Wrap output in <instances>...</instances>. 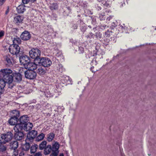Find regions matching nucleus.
<instances>
[{"instance_id":"nucleus-16","label":"nucleus","mask_w":156,"mask_h":156,"mask_svg":"<svg viewBox=\"0 0 156 156\" xmlns=\"http://www.w3.org/2000/svg\"><path fill=\"white\" fill-rule=\"evenodd\" d=\"M5 61L7 63V65L10 66L12 65L13 60L12 57L9 55H6L4 57Z\"/></svg>"},{"instance_id":"nucleus-11","label":"nucleus","mask_w":156,"mask_h":156,"mask_svg":"<svg viewBox=\"0 0 156 156\" xmlns=\"http://www.w3.org/2000/svg\"><path fill=\"white\" fill-rule=\"evenodd\" d=\"M38 66V64H37L34 62H30L29 64H27L25 68L26 69H28V70H33L37 69Z\"/></svg>"},{"instance_id":"nucleus-54","label":"nucleus","mask_w":156,"mask_h":156,"mask_svg":"<svg viewBox=\"0 0 156 156\" xmlns=\"http://www.w3.org/2000/svg\"><path fill=\"white\" fill-rule=\"evenodd\" d=\"M98 10L101 9V8L100 7H98Z\"/></svg>"},{"instance_id":"nucleus-3","label":"nucleus","mask_w":156,"mask_h":156,"mask_svg":"<svg viewBox=\"0 0 156 156\" xmlns=\"http://www.w3.org/2000/svg\"><path fill=\"white\" fill-rule=\"evenodd\" d=\"M37 62L39 65L45 67H48L51 66L52 64V62L51 60L47 58L42 57L39 58L38 59Z\"/></svg>"},{"instance_id":"nucleus-38","label":"nucleus","mask_w":156,"mask_h":156,"mask_svg":"<svg viewBox=\"0 0 156 156\" xmlns=\"http://www.w3.org/2000/svg\"><path fill=\"white\" fill-rule=\"evenodd\" d=\"M59 71L60 72H63L65 70V69L63 68V67L62 66V65H59Z\"/></svg>"},{"instance_id":"nucleus-53","label":"nucleus","mask_w":156,"mask_h":156,"mask_svg":"<svg viewBox=\"0 0 156 156\" xmlns=\"http://www.w3.org/2000/svg\"><path fill=\"white\" fill-rule=\"evenodd\" d=\"M108 33H109V32H106L105 33V34L106 35L107 34H108Z\"/></svg>"},{"instance_id":"nucleus-47","label":"nucleus","mask_w":156,"mask_h":156,"mask_svg":"<svg viewBox=\"0 0 156 156\" xmlns=\"http://www.w3.org/2000/svg\"><path fill=\"white\" fill-rule=\"evenodd\" d=\"M9 11V9L8 8L6 11L5 12V14L7 15Z\"/></svg>"},{"instance_id":"nucleus-22","label":"nucleus","mask_w":156,"mask_h":156,"mask_svg":"<svg viewBox=\"0 0 156 156\" xmlns=\"http://www.w3.org/2000/svg\"><path fill=\"white\" fill-rule=\"evenodd\" d=\"M51 151H52V149L51 145H48L47 147L45 148L44 153L46 154H48Z\"/></svg>"},{"instance_id":"nucleus-42","label":"nucleus","mask_w":156,"mask_h":156,"mask_svg":"<svg viewBox=\"0 0 156 156\" xmlns=\"http://www.w3.org/2000/svg\"><path fill=\"white\" fill-rule=\"evenodd\" d=\"M30 0H22V2L24 4H27L30 1Z\"/></svg>"},{"instance_id":"nucleus-19","label":"nucleus","mask_w":156,"mask_h":156,"mask_svg":"<svg viewBox=\"0 0 156 156\" xmlns=\"http://www.w3.org/2000/svg\"><path fill=\"white\" fill-rule=\"evenodd\" d=\"M37 69V73L40 75H43L45 73V70L39 64Z\"/></svg>"},{"instance_id":"nucleus-33","label":"nucleus","mask_w":156,"mask_h":156,"mask_svg":"<svg viewBox=\"0 0 156 156\" xmlns=\"http://www.w3.org/2000/svg\"><path fill=\"white\" fill-rule=\"evenodd\" d=\"M12 147L15 149H16L18 146V142L17 141H14L12 145Z\"/></svg>"},{"instance_id":"nucleus-40","label":"nucleus","mask_w":156,"mask_h":156,"mask_svg":"<svg viewBox=\"0 0 156 156\" xmlns=\"http://www.w3.org/2000/svg\"><path fill=\"white\" fill-rule=\"evenodd\" d=\"M5 34V32L3 30L0 31V38L3 36Z\"/></svg>"},{"instance_id":"nucleus-9","label":"nucleus","mask_w":156,"mask_h":156,"mask_svg":"<svg viewBox=\"0 0 156 156\" xmlns=\"http://www.w3.org/2000/svg\"><path fill=\"white\" fill-rule=\"evenodd\" d=\"M18 131H16L15 129L14 137L16 140H20L23 139L24 137V134L22 132H21V129L20 128H17Z\"/></svg>"},{"instance_id":"nucleus-31","label":"nucleus","mask_w":156,"mask_h":156,"mask_svg":"<svg viewBox=\"0 0 156 156\" xmlns=\"http://www.w3.org/2000/svg\"><path fill=\"white\" fill-rule=\"evenodd\" d=\"M12 113L13 114V116L16 117L18 118L20 116V112L18 111L13 110L12 111Z\"/></svg>"},{"instance_id":"nucleus-52","label":"nucleus","mask_w":156,"mask_h":156,"mask_svg":"<svg viewBox=\"0 0 156 156\" xmlns=\"http://www.w3.org/2000/svg\"><path fill=\"white\" fill-rule=\"evenodd\" d=\"M59 156H64V155L62 154H60V155Z\"/></svg>"},{"instance_id":"nucleus-18","label":"nucleus","mask_w":156,"mask_h":156,"mask_svg":"<svg viewBox=\"0 0 156 156\" xmlns=\"http://www.w3.org/2000/svg\"><path fill=\"white\" fill-rule=\"evenodd\" d=\"M17 12L19 13H23L25 10V6L24 4H21L16 8Z\"/></svg>"},{"instance_id":"nucleus-17","label":"nucleus","mask_w":156,"mask_h":156,"mask_svg":"<svg viewBox=\"0 0 156 156\" xmlns=\"http://www.w3.org/2000/svg\"><path fill=\"white\" fill-rule=\"evenodd\" d=\"M17 122H18V118L15 116L12 117L8 121L9 124L11 125L17 124Z\"/></svg>"},{"instance_id":"nucleus-28","label":"nucleus","mask_w":156,"mask_h":156,"mask_svg":"<svg viewBox=\"0 0 156 156\" xmlns=\"http://www.w3.org/2000/svg\"><path fill=\"white\" fill-rule=\"evenodd\" d=\"M5 87V83L4 82L2 81V82H0V95L3 93Z\"/></svg>"},{"instance_id":"nucleus-7","label":"nucleus","mask_w":156,"mask_h":156,"mask_svg":"<svg viewBox=\"0 0 156 156\" xmlns=\"http://www.w3.org/2000/svg\"><path fill=\"white\" fill-rule=\"evenodd\" d=\"M25 76L27 78L32 80L35 78L37 76V73L33 70H28L25 72Z\"/></svg>"},{"instance_id":"nucleus-46","label":"nucleus","mask_w":156,"mask_h":156,"mask_svg":"<svg viewBox=\"0 0 156 156\" xmlns=\"http://www.w3.org/2000/svg\"><path fill=\"white\" fill-rule=\"evenodd\" d=\"M5 0H0V5H2L5 1Z\"/></svg>"},{"instance_id":"nucleus-20","label":"nucleus","mask_w":156,"mask_h":156,"mask_svg":"<svg viewBox=\"0 0 156 156\" xmlns=\"http://www.w3.org/2000/svg\"><path fill=\"white\" fill-rule=\"evenodd\" d=\"M23 18H24L22 16H17L14 17V22L16 23H21L23 21Z\"/></svg>"},{"instance_id":"nucleus-24","label":"nucleus","mask_w":156,"mask_h":156,"mask_svg":"<svg viewBox=\"0 0 156 156\" xmlns=\"http://www.w3.org/2000/svg\"><path fill=\"white\" fill-rule=\"evenodd\" d=\"M55 134L53 133H50L48 134L47 140L49 142L52 141L54 137Z\"/></svg>"},{"instance_id":"nucleus-34","label":"nucleus","mask_w":156,"mask_h":156,"mask_svg":"<svg viewBox=\"0 0 156 156\" xmlns=\"http://www.w3.org/2000/svg\"><path fill=\"white\" fill-rule=\"evenodd\" d=\"M99 2H101V3L104 5L107 6L108 4L107 3L108 0H97Z\"/></svg>"},{"instance_id":"nucleus-23","label":"nucleus","mask_w":156,"mask_h":156,"mask_svg":"<svg viewBox=\"0 0 156 156\" xmlns=\"http://www.w3.org/2000/svg\"><path fill=\"white\" fill-rule=\"evenodd\" d=\"M13 44H20L21 43V40L18 37H16V38H14V39L12 40Z\"/></svg>"},{"instance_id":"nucleus-36","label":"nucleus","mask_w":156,"mask_h":156,"mask_svg":"<svg viewBox=\"0 0 156 156\" xmlns=\"http://www.w3.org/2000/svg\"><path fill=\"white\" fill-rule=\"evenodd\" d=\"M5 147L2 145H0V151H3L6 150Z\"/></svg>"},{"instance_id":"nucleus-29","label":"nucleus","mask_w":156,"mask_h":156,"mask_svg":"<svg viewBox=\"0 0 156 156\" xmlns=\"http://www.w3.org/2000/svg\"><path fill=\"white\" fill-rule=\"evenodd\" d=\"M45 136V135L43 133H41L39 134L36 138V140L39 141L43 139Z\"/></svg>"},{"instance_id":"nucleus-44","label":"nucleus","mask_w":156,"mask_h":156,"mask_svg":"<svg viewBox=\"0 0 156 156\" xmlns=\"http://www.w3.org/2000/svg\"><path fill=\"white\" fill-rule=\"evenodd\" d=\"M112 18V17L111 16H109L107 18L106 20L107 22L109 23L108 22Z\"/></svg>"},{"instance_id":"nucleus-10","label":"nucleus","mask_w":156,"mask_h":156,"mask_svg":"<svg viewBox=\"0 0 156 156\" xmlns=\"http://www.w3.org/2000/svg\"><path fill=\"white\" fill-rule=\"evenodd\" d=\"M20 61L21 64L24 66L25 68L30 62L29 57L27 55H23L20 57Z\"/></svg>"},{"instance_id":"nucleus-6","label":"nucleus","mask_w":156,"mask_h":156,"mask_svg":"<svg viewBox=\"0 0 156 156\" xmlns=\"http://www.w3.org/2000/svg\"><path fill=\"white\" fill-rule=\"evenodd\" d=\"M9 50L11 54L17 55L20 52V47L17 44H12L10 46Z\"/></svg>"},{"instance_id":"nucleus-4","label":"nucleus","mask_w":156,"mask_h":156,"mask_svg":"<svg viewBox=\"0 0 156 156\" xmlns=\"http://www.w3.org/2000/svg\"><path fill=\"white\" fill-rule=\"evenodd\" d=\"M12 137V134L10 132L2 134L0 137V142L2 144H5L10 141Z\"/></svg>"},{"instance_id":"nucleus-43","label":"nucleus","mask_w":156,"mask_h":156,"mask_svg":"<svg viewBox=\"0 0 156 156\" xmlns=\"http://www.w3.org/2000/svg\"><path fill=\"white\" fill-rule=\"evenodd\" d=\"M13 154L16 156L18 154V152L17 150L14 149V151L13 152Z\"/></svg>"},{"instance_id":"nucleus-30","label":"nucleus","mask_w":156,"mask_h":156,"mask_svg":"<svg viewBox=\"0 0 156 156\" xmlns=\"http://www.w3.org/2000/svg\"><path fill=\"white\" fill-rule=\"evenodd\" d=\"M50 9L51 10L57 9L58 8V5L57 3H53L51 4L50 6Z\"/></svg>"},{"instance_id":"nucleus-14","label":"nucleus","mask_w":156,"mask_h":156,"mask_svg":"<svg viewBox=\"0 0 156 156\" xmlns=\"http://www.w3.org/2000/svg\"><path fill=\"white\" fill-rule=\"evenodd\" d=\"M13 81L18 82L20 81L22 79L21 75L19 73H15L13 74Z\"/></svg>"},{"instance_id":"nucleus-25","label":"nucleus","mask_w":156,"mask_h":156,"mask_svg":"<svg viewBox=\"0 0 156 156\" xmlns=\"http://www.w3.org/2000/svg\"><path fill=\"white\" fill-rule=\"evenodd\" d=\"M38 146L37 144L32 146L30 147V151L31 153H34L37 151Z\"/></svg>"},{"instance_id":"nucleus-27","label":"nucleus","mask_w":156,"mask_h":156,"mask_svg":"<svg viewBox=\"0 0 156 156\" xmlns=\"http://www.w3.org/2000/svg\"><path fill=\"white\" fill-rule=\"evenodd\" d=\"M47 142L45 141H43L39 145V148L40 150H43L46 147Z\"/></svg>"},{"instance_id":"nucleus-1","label":"nucleus","mask_w":156,"mask_h":156,"mask_svg":"<svg viewBox=\"0 0 156 156\" xmlns=\"http://www.w3.org/2000/svg\"><path fill=\"white\" fill-rule=\"evenodd\" d=\"M12 73V71L9 69H2L0 71V81L4 83L5 86L6 83L9 84V87L10 88L14 85L13 83L12 84L13 81V76L11 75Z\"/></svg>"},{"instance_id":"nucleus-51","label":"nucleus","mask_w":156,"mask_h":156,"mask_svg":"<svg viewBox=\"0 0 156 156\" xmlns=\"http://www.w3.org/2000/svg\"><path fill=\"white\" fill-rule=\"evenodd\" d=\"M83 28L84 29V30H83L82 29H81V30H82V31H83V32H84L85 31V28H84V27H83Z\"/></svg>"},{"instance_id":"nucleus-32","label":"nucleus","mask_w":156,"mask_h":156,"mask_svg":"<svg viewBox=\"0 0 156 156\" xmlns=\"http://www.w3.org/2000/svg\"><path fill=\"white\" fill-rule=\"evenodd\" d=\"M63 80L65 82L69 84L71 82V79L68 76H66L64 78Z\"/></svg>"},{"instance_id":"nucleus-41","label":"nucleus","mask_w":156,"mask_h":156,"mask_svg":"<svg viewBox=\"0 0 156 156\" xmlns=\"http://www.w3.org/2000/svg\"><path fill=\"white\" fill-rule=\"evenodd\" d=\"M117 26V24L116 23H115L113 22L112 23L111 27L112 28H114L115 27Z\"/></svg>"},{"instance_id":"nucleus-39","label":"nucleus","mask_w":156,"mask_h":156,"mask_svg":"<svg viewBox=\"0 0 156 156\" xmlns=\"http://www.w3.org/2000/svg\"><path fill=\"white\" fill-rule=\"evenodd\" d=\"M93 35V34L90 32L86 36L87 38H91Z\"/></svg>"},{"instance_id":"nucleus-26","label":"nucleus","mask_w":156,"mask_h":156,"mask_svg":"<svg viewBox=\"0 0 156 156\" xmlns=\"http://www.w3.org/2000/svg\"><path fill=\"white\" fill-rule=\"evenodd\" d=\"M119 30H121L122 32L124 31L127 30V27H126L124 24H120L119 25Z\"/></svg>"},{"instance_id":"nucleus-50","label":"nucleus","mask_w":156,"mask_h":156,"mask_svg":"<svg viewBox=\"0 0 156 156\" xmlns=\"http://www.w3.org/2000/svg\"><path fill=\"white\" fill-rule=\"evenodd\" d=\"M53 156H57V154H54V153H53Z\"/></svg>"},{"instance_id":"nucleus-49","label":"nucleus","mask_w":156,"mask_h":156,"mask_svg":"<svg viewBox=\"0 0 156 156\" xmlns=\"http://www.w3.org/2000/svg\"><path fill=\"white\" fill-rule=\"evenodd\" d=\"M36 0H30V1L32 2H35Z\"/></svg>"},{"instance_id":"nucleus-5","label":"nucleus","mask_w":156,"mask_h":156,"mask_svg":"<svg viewBox=\"0 0 156 156\" xmlns=\"http://www.w3.org/2000/svg\"><path fill=\"white\" fill-rule=\"evenodd\" d=\"M30 56L32 58L35 59V60L39 59L41 55V52L40 50L38 48H33L29 51Z\"/></svg>"},{"instance_id":"nucleus-45","label":"nucleus","mask_w":156,"mask_h":156,"mask_svg":"<svg viewBox=\"0 0 156 156\" xmlns=\"http://www.w3.org/2000/svg\"><path fill=\"white\" fill-rule=\"evenodd\" d=\"M34 156H41V154L40 152H38L36 153Z\"/></svg>"},{"instance_id":"nucleus-8","label":"nucleus","mask_w":156,"mask_h":156,"mask_svg":"<svg viewBox=\"0 0 156 156\" xmlns=\"http://www.w3.org/2000/svg\"><path fill=\"white\" fill-rule=\"evenodd\" d=\"M37 132L35 130H32L27 135V137L26 139L27 142L30 141V142L33 141L34 139L37 136Z\"/></svg>"},{"instance_id":"nucleus-13","label":"nucleus","mask_w":156,"mask_h":156,"mask_svg":"<svg viewBox=\"0 0 156 156\" xmlns=\"http://www.w3.org/2000/svg\"><path fill=\"white\" fill-rule=\"evenodd\" d=\"M31 36L30 33L27 31H24L21 35V39L24 41L28 40L30 38Z\"/></svg>"},{"instance_id":"nucleus-48","label":"nucleus","mask_w":156,"mask_h":156,"mask_svg":"<svg viewBox=\"0 0 156 156\" xmlns=\"http://www.w3.org/2000/svg\"><path fill=\"white\" fill-rule=\"evenodd\" d=\"M24 154L22 152H21L19 156H24Z\"/></svg>"},{"instance_id":"nucleus-15","label":"nucleus","mask_w":156,"mask_h":156,"mask_svg":"<svg viewBox=\"0 0 156 156\" xmlns=\"http://www.w3.org/2000/svg\"><path fill=\"white\" fill-rule=\"evenodd\" d=\"M59 145L58 143L55 142L52 145V151L55 154H58V149L59 148Z\"/></svg>"},{"instance_id":"nucleus-12","label":"nucleus","mask_w":156,"mask_h":156,"mask_svg":"<svg viewBox=\"0 0 156 156\" xmlns=\"http://www.w3.org/2000/svg\"><path fill=\"white\" fill-rule=\"evenodd\" d=\"M33 126L32 123L29 122L23 125L22 126L20 127V129L22 130L23 129L26 131H28L32 129Z\"/></svg>"},{"instance_id":"nucleus-21","label":"nucleus","mask_w":156,"mask_h":156,"mask_svg":"<svg viewBox=\"0 0 156 156\" xmlns=\"http://www.w3.org/2000/svg\"><path fill=\"white\" fill-rule=\"evenodd\" d=\"M26 143L23 146V149L25 151H27L29 150L30 147V141L27 142L25 140Z\"/></svg>"},{"instance_id":"nucleus-35","label":"nucleus","mask_w":156,"mask_h":156,"mask_svg":"<svg viewBox=\"0 0 156 156\" xmlns=\"http://www.w3.org/2000/svg\"><path fill=\"white\" fill-rule=\"evenodd\" d=\"M105 17L104 13H102L100 14L99 18L101 20H103L105 19Z\"/></svg>"},{"instance_id":"nucleus-2","label":"nucleus","mask_w":156,"mask_h":156,"mask_svg":"<svg viewBox=\"0 0 156 156\" xmlns=\"http://www.w3.org/2000/svg\"><path fill=\"white\" fill-rule=\"evenodd\" d=\"M29 120V118L27 115H23L21 116L19 120V123H18L15 125L14 127V129L18 131L17 128H20L25 124L28 123Z\"/></svg>"},{"instance_id":"nucleus-37","label":"nucleus","mask_w":156,"mask_h":156,"mask_svg":"<svg viewBox=\"0 0 156 156\" xmlns=\"http://www.w3.org/2000/svg\"><path fill=\"white\" fill-rule=\"evenodd\" d=\"M79 51H80V53H83V52L84 51L83 48L81 47H80L79 48Z\"/></svg>"}]
</instances>
